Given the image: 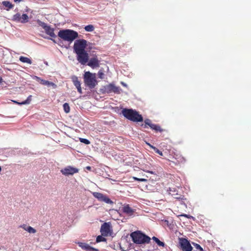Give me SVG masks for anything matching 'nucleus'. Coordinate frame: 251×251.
<instances>
[{
    "label": "nucleus",
    "mask_w": 251,
    "mask_h": 251,
    "mask_svg": "<svg viewBox=\"0 0 251 251\" xmlns=\"http://www.w3.org/2000/svg\"><path fill=\"white\" fill-rule=\"evenodd\" d=\"M100 232L104 236H108L110 232V226L108 223H104L101 226Z\"/></svg>",
    "instance_id": "obj_12"
},
{
    "label": "nucleus",
    "mask_w": 251,
    "mask_h": 251,
    "mask_svg": "<svg viewBox=\"0 0 251 251\" xmlns=\"http://www.w3.org/2000/svg\"><path fill=\"white\" fill-rule=\"evenodd\" d=\"M133 179L135 180H137L138 181H141V182H144V181H147V179H145V178H138L137 177H133Z\"/></svg>",
    "instance_id": "obj_34"
},
{
    "label": "nucleus",
    "mask_w": 251,
    "mask_h": 251,
    "mask_svg": "<svg viewBox=\"0 0 251 251\" xmlns=\"http://www.w3.org/2000/svg\"><path fill=\"white\" fill-rule=\"evenodd\" d=\"M181 216H184L185 217H187L188 218H190V217H192L191 216H190V215H187V214H183V215H181Z\"/></svg>",
    "instance_id": "obj_35"
},
{
    "label": "nucleus",
    "mask_w": 251,
    "mask_h": 251,
    "mask_svg": "<svg viewBox=\"0 0 251 251\" xmlns=\"http://www.w3.org/2000/svg\"><path fill=\"white\" fill-rule=\"evenodd\" d=\"M63 109L65 113H68L70 111V108L68 103H65L63 105Z\"/></svg>",
    "instance_id": "obj_27"
},
{
    "label": "nucleus",
    "mask_w": 251,
    "mask_h": 251,
    "mask_svg": "<svg viewBox=\"0 0 251 251\" xmlns=\"http://www.w3.org/2000/svg\"><path fill=\"white\" fill-rule=\"evenodd\" d=\"M31 98H32V96L30 95V96H29L27 97V99L26 100H25V101H23L22 102H17L16 101H15V100H14L13 102L14 103H17V104H20V105L29 104L30 102L31 101Z\"/></svg>",
    "instance_id": "obj_21"
},
{
    "label": "nucleus",
    "mask_w": 251,
    "mask_h": 251,
    "mask_svg": "<svg viewBox=\"0 0 251 251\" xmlns=\"http://www.w3.org/2000/svg\"><path fill=\"white\" fill-rule=\"evenodd\" d=\"M78 246L85 251H99L98 249L91 247L89 244L85 243H78Z\"/></svg>",
    "instance_id": "obj_15"
},
{
    "label": "nucleus",
    "mask_w": 251,
    "mask_h": 251,
    "mask_svg": "<svg viewBox=\"0 0 251 251\" xmlns=\"http://www.w3.org/2000/svg\"><path fill=\"white\" fill-rule=\"evenodd\" d=\"M1 167L0 166V172H1Z\"/></svg>",
    "instance_id": "obj_42"
},
{
    "label": "nucleus",
    "mask_w": 251,
    "mask_h": 251,
    "mask_svg": "<svg viewBox=\"0 0 251 251\" xmlns=\"http://www.w3.org/2000/svg\"><path fill=\"white\" fill-rule=\"evenodd\" d=\"M61 173L66 176L73 175L78 172V169L73 167L69 166L61 170Z\"/></svg>",
    "instance_id": "obj_10"
},
{
    "label": "nucleus",
    "mask_w": 251,
    "mask_h": 251,
    "mask_svg": "<svg viewBox=\"0 0 251 251\" xmlns=\"http://www.w3.org/2000/svg\"><path fill=\"white\" fill-rule=\"evenodd\" d=\"M36 80L39 82L41 84L43 85L47 86L48 87H52L53 88H56L57 87L56 84L54 83L53 82H50L48 80H46L41 78L39 77L35 76Z\"/></svg>",
    "instance_id": "obj_13"
},
{
    "label": "nucleus",
    "mask_w": 251,
    "mask_h": 251,
    "mask_svg": "<svg viewBox=\"0 0 251 251\" xmlns=\"http://www.w3.org/2000/svg\"><path fill=\"white\" fill-rule=\"evenodd\" d=\"M87 65L92 68H96L100 66V61L97 57L91 58L88 62Z\"/></svg>",
    "instance_id": "obj_14"
},
{
    "label": "nucleus",
    "mask_w": 251,
    "mask_h": 251,
    "mask_svg": "<svg viewBox=\"0 0 251 251\" xmlns=\"http://www.w3.org/2000/svg\"><path fill=\"white\" fill-rule=\"evenodd\" d=\"M98 76L100 79L104 78V74L102 70H100L98 73Z\"/></svg>",
    "instance_id": "obj_32"
},
{
    "label": "nucleus",
    "mask_w": 251,
    "mask_h": 251,
    "mask_svg": "<svg viewBox=\"0 0 251 251\" xmlns=\"http://www.w3.org/2000/svg\"><path fill=\"white\" fill-rule=\"evenodd\" d=\"M151 124V121L147 119L145 120V124L142 125V126H143L145 128H147L148 126H150Z\"/></svg>",
    "instance_id": "obj_29"
},
{
    "label": "nucleus",
    "mask_w": 251,
    "mask_h": 251,
    "mask_svg": "<svg viewBox=\"0 0 251 251\" xmlns=\"http://www.w3.org/2000/svg\"><path fill=\"white\" fill-rule=\"evenodd\" d=\"M37 23L45 30L47 34L49 35L52 38H55L56 37L54 32V28L51 27L50 25H48L47 24L39 20H37Z\"/></svg>",
    "instance_id": "obj_6"
},
{
    "label": "nucleus",
    "mask_w": 251,
    "mask_h": 251,
    "mask_svg": "<svg viewBox=\"0 0 251 251\" xmlns=\"http://www.w3.org/2000/svg\"><path fill=\"white\" fill-rule=\"evenodd\" d=\"M20 227L23 228L25 230L27 231L29 233H35L36 232V230L35 229L31 226L26 225V224L21 225Z\"/></svg>",
    "instance_id": "obj_18"
},
{
    "label": "nucleus",
    "mask_w": 251,
    "mask_h": 251,
    "mask_svg": "<svg viewBox=\"0 0 251 251\" xmlns=\"http://www.w3.org/2000/svg\"><path fill=\"white\" fill-rule=\"evenodd\" d=\"M145 172H147V173H150L151 174H154V172H152V171H146V170H144Z\"/></svg>",
    "instance_id": "obj_36"
},
{
    "label": "nucleus",
    "mask_w": 251,
    "mask_h": 251,
    "mask_svg": "<svg viewBox=\"0 0 251 251\" xmlns=\"http://www.w3.org/2000/svg\"><path fill=\"white\" fill-rule=\"evenodd\" d=\"M2 80V79L1 77L0 76V83L1 82Z\"/></svg>",
    "instance_id": "obj_40"
},
{
    "label": "nucleus",
    "mask_w": 251,
    "mask_h": 251,
    "mask_svg": "<svg viewBox=\"0 0 251 251\" xmlns=\"http://www.w3.org/2000/svg\"><path fill=\"white\" fill-rule=\"evenodd\" d=\"M179 239V243L183 251H192L193 248L187 239L183 238Z\"/></svg>",
    "instance_id": "obj_9"
},
{
    "label": "nucleus",
    "mask_w": 251,
    "mask_h": 251,
    "mask_svg": "<svg viewBox=\"0 0 251 251\" xmlns=\"http://www.w3.org/2000/svg\"><path fill=\"white\" fill-rule=\"evenodd\" d=\"M120 87H117L112 84H109L104 86V91L108 93L114 92L116 94H120Z\"/></svg>",
    "instance_id": "obj_11"
},
{
    "label": "nucleus",
    "mask_w": 251,
    "mask_h": 251,
    "mask_svg": "<svg viewBox=\"0 0 251 251\" xmlns=\"http://www.w3.org/2000/svg\"><path fill=\"white\" fill-rule=\"evenodd\" d=\"M148 145L150 146V147L151 148H152V149H153V150L154 151H155L156 153H157L159 154L160 155H163V153H162V151H159L157 148H156V147H153V146H151V144H148Z\"/></svg>",
    "instance_id": "obj_28"
},
{
    "label": "nucleus",
    "mask_w": 251,
    "mask_h": 251,
    "mask_svg": "<svg viewBox=\"0 0 251 251\" xmlns=\"http://www.w3.org/2000/svg\"><path fill=\"white\" fill-rule=\"evenodd\" d=\"M79 141L80 142L83 143L86 145H89L90 144V142L86 139L80 138Z\"/></svg>",
    "instance_id": "obj_31"
},
{
    "label": "nucleus",
    "mask_w": 251,
    "mask_h": 251,
    "mask_svg": "<svg viewBox=\"0 0 251 251\" xmlns=\"http://www.w3.org/2000/svg\"><path fill=\"white\" fill-rule=\"evenodd\" d=\"M2 4L5 7V9L8 11L10 9L13 8L14 5L8 1H3L2 2Z\"/></svg>",
    "instance_id": "obj_19"
},
{
    "label": "nucleus",
    "mask_w": 251,
    "mask_h": 251,
    "mask_svg": "<svg viewBox=\"0 0 251 251\" xmlns=\"http://www.w3.org/2000/svg\"><path fill=\"white\" fill-rule=\"evenodd\" d=\"M22 1V0H14V1H15V2H17V1H19V2H20V1Z\"/></svg>",
    "instance_id": "obj_39"
},
{
    "label": "nucleus",
    "mask_w": 251,
    "mask_h": 251,
    "mask_svg": "<svg viewBox=\"0 0 251 251\" xmlns=\"http://www.w3.org/2000/svg\"><path fill=\"white\" fill-rule=\"evenodd\" d=\"M20 60L24 63H27L30 64H31V60L26 57L21 56L20 57Z\"/></svg>",
    "instance_id": "obj_23"
},
{
    "label": "nucleus",
    "mask_w": 251,
    "mask_h": 251,
    "mask_svg": "<svg viewBox=\"0 0 251 251\" xmlns=\"http://www.w3.org/2000/svg\"><path fill=\"white\" fill-rule=\"evenodd\" d=\"M130 236L133 242L137 244L149 243L151 240V238L149 236L144 234L140 231L131 233Z\"/></svg>",
    "instance_id": "obj_3"
},
{
    "label": "nucleus",
    "mask_w": 251,
    "mask_h": 251,
    "mask_svg": "<svg viewBox=\"0 0 251 251\" xmlns=\"http://www.w3.org/2000/svg\"><path fill=\"white\" fill-rule=\"evenodd\" d=\"M185 161V159L183 157H181L180 158L179 161L181 162H184Z\"/></svg>",
    "instance_id": "obj_37"
},
{
    "label": "nucleus",
    "mask_w": 251,
    "mask_h": 251,
    "mask_svg": "<svg viewBox=\"0 0 251 251\" xmlns=\"http://www.w3.org/2000/svg\"><path fill=\"white\" fill-rule=\"evenodd\" d=\"M21 23H27L28 21V16L26 14H23L21 15Z\"/></svg>",
    "instance_id": "obj_24"
},
{
    "label": "nucleus",
    "mask_w": 251,
    "mask_h": 251,
    "mask_svg": "<svg viewBox=\"0 0 251 251\" xmlns=\"http://www.w3.org/2000/svg\"><path fill=\"white\" fill-rule=\"evenodd\" d=\"M193 244L194 246L197 249L201 251H203V249L201 248V247L200 245H199L197 243H193Z\"/></svg>",
    "instance_id": "obj_33"
},
{
    "label": "nucleus",
    "mask_w": 251,
    "mask_h": 251,
    "mask_svg": "<svg viewBox=\"0 0 251 251\" xmlns=\"http://www.w3.org/2000/svg\"><path fill=\"white\" fill-rule=\"evenodd\" d=\"M84 82L90 88H93L96 86V79L95 74L86 72L84 75Z\"/></svg>",
    "instance_id": "obj_4"
},
{
    "label": "nucleus",
    "mask_w": 251,
    "mask_h": 251,
    "mask_svg": "<svg viewBox=\"0 0 251 251\" xmlns=\"http://www.w3.org/2000/svg\"><path fill=\"white\" fill-rule=\"evenodd\" d=\"M121 83H122L123 85H124V86H126V84H124V82H122Z\"/></svg>",
    "instance_id": "obj_41"
},
{
    "label": "nucleus",
    "mask_w": 251,
    "mask_h": 251,
    "mask_svg": "<svg viewBox=\"0 0 251 251\" xmlns=\"http://www.w3.org/2000/svg\"><path fill=\"white\" fill-rule=\"evenodd\" d=\"M58 36L64 41L72 42L78 37V34L75 31L67 29L60 30L58 32Z\"/></svg>",
    "instance_id": "obj_2"
},
{
    "label": "nucleus",
    "mask_w": 251,
    "mask_h": 251,
    "mask_svg": "<svg viewBox=\"0 0 251 251\" xmlns=\"http://www.w3.org/2000/svg\"><path fill=\"white\" fill-rule=\"evenodd\" d=\"M149 126L153 130H154L156 132H162L163 130L161 128V127L158 125L151 124V125H150Z\"/></svg>",
    "instance_id": "obj_20"
},
{
    "label": "nucleus",
    "mask_w": 251,
    "mask_h": 251,
    "mask_svg": "<svg viewBox=\"0 0 251 251\" xmlns=\"http://www.w3.org/2000/svg\"><path fill=\"white\" fill-rule=\"evenodd\" d=\"M87 41L84 39L76 40L74 43V50L75 53L85 50Z\"/></svg>",
    "instance_id": "obj_5"
},
{
    "label": "nucleus",
    "mask_w": 251,
    "mask_h": 251,
    "mask_svg": "<svg viewBox=\"0 0 251 251\" xmlns=\"http://www.w3.org/2000/svg\"><path fill=\"white\" fill-rule=\"evenodd\" d=\"M123 116L127 119L134 122L143 121L142 116L138 111L132 109L124 108L122 111Z\"/></svg>",
    "instance_id": "obj_1"
},
{
    "label": "nucleus",
    "mask_w": 251,
    "mask_h": 251,
    "mask_svg": "<svg viewBox=\"0 0 251 251\" xmlns=\"http://www.w3.org/2000/svg\"><path fill=\"white\" fill-rule=\"evenodd\" d=\"M152 239L159 246L164 247L165 244L164 242H161L157 237L153 236Z\"/></svg>",
    "instance_id": "obj_25"
},
{
    "label": "nucleus",
    "mask_w": 251,
    "mask_h": 251,
    "mask_svg": "<svg viewBox=\"0 0 251 251\" xmlns=\"http://www.w3.org/2000/svg\"><path fill=\"white\" fill-rule=\"evenodd\" d=\"M72 80L74 83V84L76 87V88L77 89L78 92L80 93H82V89L81 87V83L80 81L78 80V79L77 77L76 76H73L72 77Z\"/></svg>",
    "instance_id": "obj_17"
},
{
    "label": "nucleus",
    "mask_w": 251,
    "mask_h": 251,
    "mask_svg": "<svg viewBox=\"0 0 251 251\" xmlns=\"http://www.w3.org/2000/svg\"><path fill=\"white\" fill-rule=\"evenodd\" d=\"M106 239L102 236V235H99L96 239V242L99 243L100 242L106 241Z\"/></svg>",
    "instance_id": "obj_30"
},
{
    "label": "nucleus",
    "mask_w": 251,
    "mask_h": 251,
    "mask_svg": "<svg viewBox=\"0 0 251 251\" xmlns=\"http://www.w3.org/2000/svg\"><path fill=\"white\" fill-rule=\"evenodd\" d=\"M86 168H87L88 170H91V167H90V166H87V167H86Z\"/></svg>",
    "instance_id": "obj_38"
},
{
    "label": "nucleus",
    "mask_w": 251,
    "mask_h": 251,
    "mask_svg": "<svg viewBox=\"0 0 251 251\" xmlns=\"http://www.w3.org/2000/svg\"><path fill=\"white\" fill-rule=\"evenodd\" d=\"M21 15L20 13H16L12 17V20L16 22L21 23Z\"/></svg>",
    "instance_id": "obj_22"
},
{
    "label": "nucleus",
    "mask_w": 251,
    "mask_h": 251,
    "mask_svg": "<svg viewBox=\"0 0 251 251\" xmlns=\"http://www.w3.org/2000/svg\"><path fill=\"white\" fill-rule=\"evenodd\" d=\"M94 26L92 25H89L85 26L84 29L86 31L92 32L94 30Z\"/></svg>",
    "instance_id": "obj_26"
},
{
    "label": "nucleus",
    "mask_w": 251,
    "mask_h": 251,
    "mask_svg": "<svg viewBox=\"0 0 251 251\" xmlns=\"http://www.w3.org/2000/svg\"><path fill=\"white\" fill-rule=\"evenodd\" d=\"M77 55V60L81 64H85L89 60L88 53L86 50L75 53Z\"/></svg>",
    "instance_id": "obj_7"
},
{
    "label": "nucleus",
    "mask_w": 251,
    "mask_h": 251,
    "mask_svg": "<svg viewBox=\"0 0 251 251\" xmlns=\"http://www.w3.org/2000/svg\"><path fill=\"white\" fill-rule=\"evenodd\" d=\"M123 212L128 216H132L135 210L131 208L128 204H126L123 207Z\"/></svg>",
    "instance_id": "obj_16"
},
{
    "label": "nucleus",
    "mask_w": 251,
    "mask_h": 251,
    "mask_svg": "<svg viewBox=\"0 0 251 251\" xmlns=\"http://www.w3.org/2000/svg\"><path fill=\"white\" fill-rule=\"evenodd\" d=\"M93 196L97 199L98 201H100L104 202L106 203L112 204H113V201H112L106 195L99 193V192H94L93 193Z\"/></svg>",
    "instance_id": "obj_8"
}]
</instances>
